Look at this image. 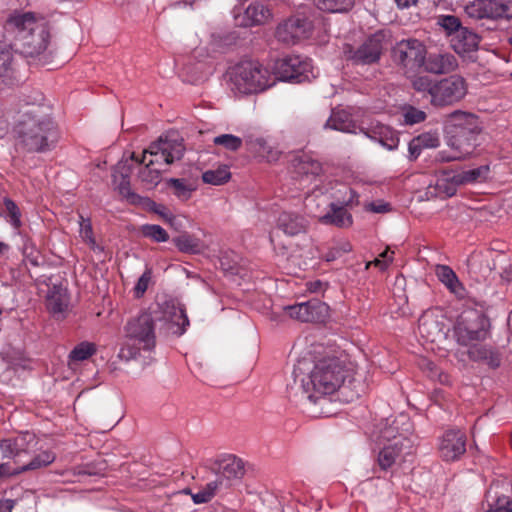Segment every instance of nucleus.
I'll return each instance as SVG.
<instances>
[{"label":"nucleus","instance_id":"1","mask_svg":"<svg viewBox=\"0 0 512 512\" xmlns=\"http://www.w3.org/2000/svg\"><path fill=\"white\" fill-rule=\"evenodd\" d=\"M292 390L301 391L306 398L318 406L316 415L329 417L337 413L332 396L339 392L346 402L358 398L363 391L361 381L352 375V369L335 356L317 360L303 357L293 369Z\"/></svg>","mask_w":512,"mask_h":512},{"label":"nucleus","instance_id":"2","mask_svg":"<svg viewBox=\"0 0 512 512\" xmlns=\"http://www.w3.org/2000/svg\"><path fill=\"white\" fill-rule=\"evenodd\" d=\"M188 325V317L181 306L167 305L159 311H142L126 322L118 357L125 361L136 359L142 351L154 350L157 330L181 336Z\"/></svg>","mask_w":512,"mask_h":512},{"label":"nucleus","instance_id":"3","mask_svg":"<svg viewBox=\"0 0 512 512\" xmlns=\"http://www.w3.org/2000/svg\"><path fill=\"white\" fill-rule=\"evenodd\" d=\"M7 27L14 33L15 51L34 57L46 50L50 32L44 17L33 12H15L7 19Z\"/></svg>","mask_w":512,"mask_h":512},{"label":"nucleus","instance_id":"4","mask_svg":"<svg viewBox=\"0 0 512 512\" xmlns=\"http://www.w3.org/2000/svg\"><path fill=\"white\" fill-rule=\"evenodd\" d=\"M447 145L453 150V154L445 156L440 152L438 159L441 161H453L470 155L483 132V122L475 114L455 111L447 119L446 126Z\"/></svg>","mask_w":512,"mask_h":512},{"label":"nucleus","instance_id":"5","mask_svg":"<svg viewBox=\"0 0 512 512\" xmlns=\"http://www.w3.org/2000/svg\"><path fill=\"white\" fill-rule=\"evenodd\" d=\"M17 146L28 152L50 150L57 140L54 123L48 117L27 112L16 127Z\"/></svg>","mask_w":512,"mask_h":512},{"label":"nucleus","instance_id":"6","mask_svg":"<svg viewBox=\"0 0 512 512\" xmlns=\"http://www.w3.org/2000/svg\"><path fill=\"white\" fill-rule=\"evenodd\" d=\"M232 90L240 94L264 91L275 84L270 71L256 61H243L235 66L232 76Z\"/></svg>","mask_w":512,"mask_h":512},{"label":"nucleus","instance_id":"7","mask_svg":"<svg viewBox=\"0 0 512 512\" xmlns=\"http://www.w3.org/2000/svg\"><path fill=\"white\" fill-rule=\"evenodd\" d=\"M490 320L482 312L470 310L462 313L454 326L457 343L467 348L487 339Z\"/></svg>","mask_w":512,"mask_h":512},{"label":"nucleus","instance_id":"8","mask_svg":"<svg viewBox=\"0 0 512 512\" xmlns=\"http://www.w3.org/2000/svg\"><path fill=\"white\" fill-rule=\"evenodd\" d=\"M272 75L275 81L278 79L296 83L310 81L316 77L311 61L300 56H288L277 60Z\"/></svg>","mask_w":512,"mask_h":512},{"label":"nucleus","instance_id":"9","mask_svg":"<svg viewBox=\"0 0 512 512\" xmlns=\"http://www.w3.org/2000/svg\"><path fill=\"white\" fill-rule=\"evenodd\" d=\"M185 147L183 140L177 136L160 137L157 142L152 143L147 150L144 151L143 159L140 163L144 162L146 153L152 156L148 162L150 165L166 164L170 165L175 161L180 160L184 155Z\"/></svg>","mask_w":512,"mask_h":512},{"label":"nucleus","instance_id":"10","mask_svg":"<svg viewBox=\"0 0 512 512\" xmlns=\"http://www.w3.org/2000/svg\"><path fill=\"white\" fill-rule=\"evenodd\" d=\"M210 469L216 475L213 482L220 490L228 489L245 474V465L242 459L231 454L215 460Z\"/></svg>","mask_w":512,"mask_h":512},{"label":"nucleus","instance_id":"11","mask_svg":"<svg viewBox=\"0 0 512 512\" xmlns=\"http://www.w3.org/2000/svg\"><path fill=\"white\" fill-rule=\"evenodd\" d=\"M467 93L466 81L459 75H451L436 81L433 98L430 100L434 106H447L460 101Z\"/></svg>","mask_w":512,"mask_h":512},{"label":"nucleus","instance_id":"12","mask_svg":"<svg viewBox=\"0 0 512 512\" xmlns=\"http://www.w3.org/2000/svg\"><path fill=\"white\" fill-rule=\"evenodd\" d=\"M393 57L403 68L415 70L425 63L426 48L414 38L401 40L393 48Z\"/></svg>","mask_w":512,"mask_h":512},{"label":"nucleus","instance_id":"13","mask_svg":"<svg viewBox=\"0 0 512 512\" xmlns=\"http://www.w3.org/2000/svg\"><path fill=\"white\" fill-rule=\"evenodd\" d=\"M287 314L301 322H324L329 317V307L318 299L286 306Z\"/></svg>","mask_w":512,"mask_h":512},{"label":"nucleus","instance_id":"14","mask_svg":"<svg viewBox=\"0 0 512 512\" xmlns=\"http://www.w3.org/2000/svg\"><path fill=\"white\" fill-rule=\"evenodd\" d=\"M383 35L374 34L369 37L358 49L347 46L344 53L348 59L356 64H373L380 59L383 51Z\"/></svg>","mask_w":512,"mask_h":512},{"label":"nucleus","instance_id":"15","mask_svg":"<svg viewBox=\"0 0 512 512\" xmlns=\"http://www.w3.org/2000/svg\"><path fill=\"white\" fill-rule=\"evenodd\" d=\"M312 30V24L306 18L291 17L279 24L275 36L278 41L293 45L299 40L307 38Z\"/></svg>","mask_w":512,"mask_h":512},{"label":"nucleus","instance_id":"16","mask_svg":"<svg viewBox=\"0 0 512 512\" xmlns=\"http://www.w3.org/2000/svg\"><path fill=\"white\" fill-rule=\"evenodd\" d=\"M413 425L406 414H400L393 419H386L380 428L379 440L381 443L391 444L399 440H411Z\"/></svg>","mask_w":512,"mask_h":512},{"label":"nucleus","instance_id":"17","mask_svg":"<svg viewBox=\"0 0 512 512\" xmlns=\"http://www.w3.org/2000/svg\"><path fill=\"white\" fill-rule=\"evenodd\" d=\"M466 452V436L460 430L446 431L439 442V453L444 461H456Z\"/></svg>","mask_w":512,"mask_h":512},{"label":"nucleus","instance_id":"18","mask_svg":"<svg viewBox=\"0 0 512 512\" xmlns=\"http://www.w3.org/2000/svg\"><path fill=\"white\" fill-rule=\"evenodd\" d=\"M351 197L341 203L333 202L327 212L320 216V223L324 225H333L338 228H348L353 223L352 215L345 207L351 206L354 202L355 192L349 189Z\"/></svg>","mask_w":512,"mask_h":512},{"label":"nucleus","instance_id":"19","mask_svg":"<svg viewBox=\"0 0 512 512\" xmlns=\"http://www.w3.org/2000/svg\"><path fill=\"white\" fill-rule=\"evenodd\" d=\"M461 186L458 183V174L454 170H442L437 174L436 182L427 188V194L430 196L447 198L455 195L457 188Z\"/></svg>","mask_w":512,"mask_h":512},{"label":"nucleus","instance_id":"20","mask_svg":"<svg viewBox=\"0 0 512 512\" xmlns=\"http://www.w3.org/2000/svg\"><path fill=\"white\" fill-rule=\"evenodd\" d=\"M508 487L509 484L505 480L492 483L486 494L489 505L486 512H512V501L509 496L503 494Z\"/></svg>","mask_w":512,"mask_h":512},{"label":"nucleus","instance_id":"21","mask_svg":"<svg viewBox=\"0 0 512 512\" xmlns=\"http://www.w3.org/2000/svg\"><path fill=\"white\" fill-rule=\"evenodd\" d=\"M468 272L476 281L486 280L493 272L495 263L492 253H473L467 260Z\"/></svg>","mask_w":512,"mask_h":512},{"label":"nucleus","instance_id":"22","mask_svg":"<svg viewBox=\"0 0 512 512\" xmlns=\"http://www.w3.org/2000/svg\"><path fill=\"white\" fill-rule=\"evenodd\" d=\"M294 173L300 184L305 187L306 183H312L322 173V165L319 161L308 155L300 156L295 160Z\"/></svg>","mask_w":512,"mask_h":512},{"label":"nucleus","instance_id":"23","mask_svg":"<svg viewBox=\"0 0 512 512\" xmlns=\"http://www.w3.org/2000/svg\"><path fill=\"white\" fill-rule=\"evenodd\" d=\"M383 448L380 450L378 455V464L382 470H387L394 463L396 458L405 451V453H411L412 451V440H399L394 443L387 444L382 443Z\"/></svg>","mask_w":512,"mask_h":512},{"label":"nucleus","instance_id":"24","mask_svg":"<svg viewBox=\"0 0 512 512\" xmlns=\"http://www.w3.org/2000/svg\"><path fill=\"white\" fill-rule=\"evenodd\" d=\"M277 226L288 236H296L305 233L309 227V221L295 212H282L277 220Z\"/></svg>","mask_w":512,"mask_h":512},{"label":"nucleus","instance_id":"25","mask_svg":"<svg viewBox=\"0 0 512 512\" xmlns=\"http://www.w3.org/2000/svg\"><path fill=\"white\" fill-rule=\"evenodd\" d=\"M34 435L30 433L21 434L15 438L0 441V450L5 458H14L23 452H28L32 448Z\"/></svg>","mask_w":512,"mask_h":512},{"label":"nucleus","instance_id":"26","mask_svg":"<svg viewBox=\"0 0 512 512\" xmlns=\"http://www.w3.org/2000/svg\"><path fill=\"white\" fill-rule=\"evenodd\" d=\"M271 17L270 10L260 3L250 4L243 14L235 15L237 25L249 27L265 23Z\"/></svg>","mask_w":512,"mask_h":512},{"label":"nucleus","instance_id":"27","mask_svg":"<svg viewBox=\"0 0 512 512\" xmlns=\"http://www.w3.org/2000/svg\"><path fill=\"white\" fill-rule=\"evenodd\" d=\"M479 42V36L466 27L458 29L451 38V46L458 54H466L477 50Z\"/></svg>","mask_w":512,"mask_h":512},{"label":"nucleus","instance_id":"28","mask_svg":"<svg viewBox=\"0 0 512 512\" xmlns=\"http://www.w3.org/2000/svg\"><path fill=\"white\" fill-rule=\"evenodd\" d=\"M458 67L456 57L450 53H436L429 55L425 68L433 74H447Z\"/></svg>","mask_w":512,"mask_h":512},{"label":"nucleus","instance_id":"29","mask_svg":"<svg viewBox=\"0 0 512 512\" xmlns=\"http://www.w3.org/2000/svg\"><path fill=\"white\" fill-rule=\"evenodd\" d=\"M332 203L333 201H331L330 197L324 194L318 187L313 189V191L306 196L304 201L306 210L313 217H316L319 222L320 216L327 212Z\"/></svg>","mask_w":512,"mask_h":512},{"label":"nucleus","instance_id":"30","mask_svg":"<svg viewBox=\"0 0 512 512\" xmlns=\"http://www.w3.org/2000/svg\"><path fill=\"white\" fill-rule=\"evenodd\" d=\"M361 131L366 135V137L379 142L388 150H394L398 146L399 139L388 126L377 124L376 126L368 129H361Z\"/></svg>","mask_w":512,"mask_h":512},{"label":"nucleus","instance_id":"31","mask_svg":"<svg viewBox=\"0 0 512 512\" xmlns=\"http://www.w3.org/2000/svg\"><path fill=\"white\" fill-rule=\"evenodd\" d=\"M467 353L469 358L473 361L484 362L491 368H497L500 366V354L491 347H487L484 345H480L479 343H476L468 348Z\"/></svg>","mask_w":512,"mask_h":512},{"label":"nucleus","instance_id":"32","mask_svg":"<svg viewBox=\"0 0 512 512\" xmlns=\"http://www.w3.org/2000/svg\"><path fill=\"white\" fill-rule=\"evenodd\" d=\"M245 144L248 151L256 154L259 157L266 159L267 161H274L278 158V152L274 151L266 142V140L260 136L254 134H247L244 137Z\"/></svg>","mask_w":512,"mask_h":512},{"label":"nucleus","instance_id":"33","mask_svg":"<svg viewBox=\"0 0 512 512\" xmlns=\"http://www.w3.org/2000/svg\"><path fill=\"white\" fill-rule=\"evenodd\" d=\"M47 308L53 314H62L69 304L67 289L61 285H54L48 291Z\"/></svg>","mask_w":512,"mask_h":512},{"label":"nucleus","instance_id":"34","mask_svg":"<svg viewBox=\"0 0 512 512\" xmlns=\"http://www.w3.org/2000/svg\"><path fill=\"white\" fill-rule=\"evenodd\" d=\"M436 275L438 279L457 297L462 298L465 294V289L460 283L455 272L446 265H438L436 267Z\"/></svg>","mask_w":512,"mask_h":512},{"label":"nucleus","instance_id":"35","mask_svg":"<svg viewBox=\"0 0 512 512\" xmlns=\"http://www.w3.org/2000/svg\"><path fill=\"white\" fill-rule=\"evenodd\" d=\"M173 243L179 251L190 254H199L204 251V243L194 235L182 233L173 238Z\"/></svg>","mask_w":512,"mask_h":512},{"label":"nucleus","instance_id":"36","mask_svg":"<svg viewBox=\"0 0 512 512\" xmlns=\"http://www.w3.org/2000/svg\"><path fill=\"white\" fill-rule=\"evenodd\" d=\"M321 11L334 14L349 13L355 6L356 0H312Z\"/></svg>","mask_w":512,"mask_h":512},{"label":"nucleus","instance_id":"37","mask_svg":"<svg viewBox=\"0 0 512 512\" xmlns=\"http://www.w3.org/2000/svg\"><path fill=\"white\" fill-rule=\"evenodd\" d=\"M418 330L421 336L430 342L437 341L443 335L439 322L427 315L419 319Z\"/></svg>","mask_w":512,"mask_h":512},{"label":"nucleus","instance_id":"38","mask_svg":"<svg viewBox=\"0 0 512 512\" xmlns=\"http://www.w3.org/2000/svg\"><path fill=\"white\" fill-rule=\"evenodd\" d=\"M96 353V346L91 342H81L68 355V366L76 369L77 365Z\"/></svg>","mask_w":512,"mask_h":512},{"label":"nucleus","instance_id":"39","mask_svg":"<svg viewBox=\"0 0 512 512\" xmlns=\"http://www.w3.org/2000/svg\"><path fill=\"white\" fill-rule=\"evenodd\" d=\"M490 168L482 165L468 170L456 171L460 185L475 184L485 181L489 176Z\"/></svg>","mask_w":512,"mask_h":512},{"label":"nucleus","instance_id":"40","mask_svg":"<svg viewBox=\"0 0 512 512\" xmlns=\"http://www.w3.org/2000/svg\"><path fill=\"white\" fill-rule=\"evenodd\" d=\"M166 184L167 187L172 190L173 194L181 200H188L192 192L196 189L193 182L183 178H170L166 181Z\"/></svg>","mask_w":512,"mask_h":512},{"label":"nucleus","instance_id":"41","mask_svg":"<svg viewBox=\"0 0 512 512\" xmlns=\"http://www.w3.org/2000/svg\"><path fill=\"white\" fill-rule=\"evenodd\" d=\"M352 121L347 113L343 111H332L331 116L326 121L324 128H330L341 132H353Z\"/></svg>","mask_w":512,"mask_h":512},{"label":"nucleus","instance_id":"42","mask_svg":"<svg viewBox=\"0 0 512 512\" xmlns=\"http://www.w3.org/2000/svg\"><path fill=\"white\" fill-rule=\"evenodd\" d=\"M55 454L50 451H42L38 455H36L28 464L23 465L18 469H13L14 475H18L22 472L29 470H37L43 467H46L54 462Z\"/></svg>","mask_w":512,"mask_h":512},{"label":"nucleus","instance_id":"43","mask_svg":"<svg viewBox=\"0 0 512 512\" xmlns=\"http://www.w3.org/2000/svg\"><path fill=\"white\" fill-rule=\"evenodd\" d=\"M465 11L472 18H491L492 0H474L465 7Z\"/></svg>","mask_w":512,"mask_h":512},{"label":"nucleus","instance_id":"44","mask_svg":"<svg viewBox=\"0 0 512 512\" xmlns=\"http://www.w3.org/2000/svg\"><path fill=\"white\" fill-rule=\"evenodd\" d=\"M230 177L231 173L226 165L219 166L217 169L207 170L202 175L203 181L211 185H222L226 183Z\"/></svg>","mask_w":512,"mask_h":512},{"label":"nucleus","instance_id":"45","mask_svg":"<svg viewBox=\"0 0 512 512\" xmlns=\"http://www.w3.org/2000/svg\"><path fill=\"white\" fill-rule=\"evenodd\" d=\"M352 251V245L348 240L342 239L333 242L323 255L327 262H332L342 258L344 255Z\"/></svg>","mask_w":512,"mask_h":512},{"label":"nucleus","instance_id":"46","mask_svg":"<svg viewBox=\"0 0 512 512\" xmlns=\"http://www.w3.org/2000/svg\"><path fill=\"white\" fill-rule=\"evenodd\" d=\"M411 85L415 91L429 95L430 100L433 98V91L434 85H436V80H433L428 75H416L412 77Z\"/></svg>","mask_w":512,"mask_h":512},{"label":"nucleus","instance_id":"47","mask_svg":"<svg viewBox=\"0 0 512 512\" xmlns=\"http://www.w3.org/2000/svg\"><path fill=\"white\" fill-rule=\"evenodd\" d=\"M492 19H512V1L492 0Z\"/></svg>","mask_w":512,"mask_h":512},{"label":"nucleus","instance_id":"48","mask_svg":"<svg viewBox=\"0 0 512 512\" xmlns=\"http://www.w3.org/2000/svg\"><path fill=\"white\" fill-rule=\"evenodd\" d=\"M437 24L451 38L456 34L458 29H462L463 28L459 18L454 16V15H439L437 17Z\"/></svg>","mask_w":512,"mask_h":512},{"label":"nucleus","instance_id":"49","mask_svg":"<svg viewBox=\"0 0 512 512\" xmlns=\"http://www.w3.org/2000/svg\"><path fill=\"white\" fill-rule=\"evenodd\" d=\"M215 145L223 146L230 151H237L241 148L243 140L232 134H222L214 138Z\"/></svg>","mask_w":512,"mask_h":512},{"label":"nucleus","instance_id":"50","mask_svg":"<svg viewBox=\"0 0 512 512\" xmlns=\"http://www.w3.org/2000/svg\"><path fill=\"white\" fill-rule=\"evenodd\" d=\"M114 184L116 185L117 190L123 197H125L131 203L136 202V200L138 199V195L131 191L130 181L129 178H127V173H124L121 170L120 176H118V181L117 183Z\"/></svg>","mask_w":512,"mask_h":512},{"label":"nucleus","instance_id":"51","mask_svg":"<svg viewBox=\"0 0 512 512\" xmlns=\"http://www.w3.org/2000/svg\"><path fill=\"white\" fill-rule=\"evenodd\" d=\"M4 208L7 220L14 228H19L21 226V213L18 206L11 199H4Z\"/></svg>","mask_w":512,"mask_h":512},{"label":"nucleus","instance_id":"52","mask_svg":"<svg viewBox=\"0 0 512 512\" xmlns=\"http://www.w3.org/2000/svg\"><path fill=\"white\" fill-rule=\"evenodd\" d=\"M221 491L217 484L213 481L207 483V485L198 493L192 494V499L195 504H202L209 502L217 492Z\"/></svg>","mask_w":512,"mask_h":512},{"label":"nucleus","instance_id":"53","mask_svg":"<svg viewBox=\"0 0 512 512\" xmlns=\"http://www.w3.org/2000/svg\"><path fill=\"white\" fill-rule=\"evenodd\" d=\"M142 233L156 242H165L169 239L168 233L159 225H144Z\"/></svg>","mask_w":512,"mask_h":512},{"label":"nucleus","instance_id":"54","mask_svg":"<svg viewBox=\"0 0 512 512\" xmlns=\"http://www.w3.org/2000/svg\"><path fill=\"white\" fill-rule=\"evenodd\" d=\"M140 180L149 185H156L160 180V171L147 163L138 173Z\"/></svg>","mask_w":512,"mask_h":512},{"label":"nucleus","instance_id":"55","mask_svg":"<svg viewBox=\"0 0 512 512\" xmlns=\"http://www.w3.org/2000/svg\"><path fill=\"white\" fill-rule=\"evenodd\" d=\"M80 236L91 246L92 249H100V247L96 245L95 239L93 238L90 220L84 218L82 215H80Z\"/></svg>","mask_w":512,"mask_h":512},{"label":"nucleus","instance_id":"56","mask_svg":"<svg viewBox=\"0 0 512 512\" xmlns=\"http://www.w3.org/2000/svg\"><path fill=\"white\" fill-rule=\"evenodd\" d=\"M404 122L409 125L417 124L425 120L426 114L424 111L415 107L409 106L403 111Z\"/></svg>","mask_w":512,"mask_h":512},{"label":"nucleus","instance_id":"57","mask_svg":"<svg viewBox=\"0 0 512 512\" xmlns=\"http://www.w3.org/2000/svg\"><path fill=\"white\" fill-rule=\"evenodd\" d=\"M133 161H137L139 162L136 158H135V154L132 153L131 154V157L130 159H125V160H121L117 163V165L114 167V170H113V173H112V178H113V182L114 183H117L118 181V176H120V171L122 170L124 173H127V178H129L130 176V173H131V170H132V164L131 162Z\"/></svg>","mask_w":512,"mask_h":512},{"label":"nucleus","instance_id":"58","mask_svg":"<svg viewBox=\"0 0 512 512\" xmlns=\"http://www.w3.org/2000/svg\"><path fill=\"white\" fill-rule=\"evenodd\" d=\"M424 149L436 148L440 144V138L437 132H425L416 137Z\"/></svg>","mask_w":512,"mask_h":512},{"label":"nucleus","instance_id":"59","mask_svg":"<svg viewBox=\"0 0 512 512\" xmlns=\"http://www.w3.org/2000/svg\"><path fill=\"white\" fill-rule=\"evenodd\" d=\"M12 63V53L5 44H0V76L5 75Z\"/></svg>","mask_w":512,"mask_h":512},{"label":"nucleus","instance_id":"60","mask_svg":"<svg viewBox=\"0 0 512 512\" xmlns=\"http://www.w3.org/2000/svg\"><path fill=\"white\" fill-rule=\"evenodd\" d=\"M152 279V271L150 269H146L144 273L140 276L138 279L135 287H134V293L136 297H141L148 289V286Z\"/></svg>","mask_w":512,"mask_h":512},{"label":"nucleus","instance_id":"61","mask_svg":"<svg viewBox=\"0 0 512 512\" xmlns=\"http://www.w3.org/2000/svg\"><path fill=\"white\" fill-rule=\"evenodd\" d=\"M423 149H424L423 146L420 145L419 141L416 139V137H414L409 142V146H408L410 158L412 160H415L420 155V153L422 152Z\"/></svg>","mask_w":512,"mask_h":512},{"label":"nucleus","instance_id":"62","mask_svg":"<svg viewBox=\"0 0 512 512\" xmlns=\"http://www.w3.org/2000/svg\"><path fill=\"white\" fill-rule=\"evenodd\" d=\"M184 221L185 219L183 217H179V216H169L168 217V224L176 231H181L182 229H184L185 225H184Z\"/></svg>","mask_w":512,"mask_h":512},{"label":"nucleus","instance_id":"63","mask_svg":"<svg viewBox=\"0 0 512 512\" xmlns=\"http://www.w3.org/2000/svg\"><path fill=\"white\" fill-rule=\"evenodd\" d=\"M392 259L389 260H382L380 257L375 258L373 261H369L366 264V269H369L370 266L374 265L375 267H378L380 270H384L387 268L388 263L391 262Z\"/></svg>","mask_w":512,"mask_h":512},{"label":"nucleus","instance_id":"64","mask_svg":"<svg viewBox=\"0 0 512 512\" xmlns=\"http://www.w3.org/2000/svg\"><path fill=\"white\" fill-rule=\"evenodd\" d=\"M15 501L12 499H0V512H12Z\"/></svg>","mask_w":512,"mask_h":512}]
</instances>
